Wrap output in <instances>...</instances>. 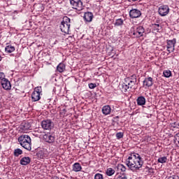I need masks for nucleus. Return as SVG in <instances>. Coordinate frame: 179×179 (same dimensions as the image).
Wrapping results in <instances>:
<instances>
[{
  "label": "nucleus",
  "mask_w": 179,
  "mask_h": 179,
  "mask_svg": "<svg viewBox=\"0 0 179 179\" xmlns=\"http://www.w3.org/2000/svg\"><path fill=\"white\" fill-rule=\"evenodd\" d=\"M126 165L131 171H138L142 169L143 166V161H142V157L139 154L133 152L130 154L128 159H126Z\"/></svg>",
  "instance_id": "1"
},
{
  "label": "nucleus",
  "mask_w": 179,
  "mask_h": 179,
  "mask_svg": "<svg viewBox=\"0 0 179 179\" xmlns=\"http://www.w3.org/2000/svg\"><path fill=\"white\" fill-rule=\"evenodd\" d=\"M18 142L22 148L26 149V150H31V138L30 136L27 134H22L18 138Z\"/></svg>",
  "instance_id": "2"
},
{
  "label": "nucleus",
  "mask_w": 179,
  "mask_h": 179,
  "mask_svg": "<svg viewBox=\"0 0 179 179\" xmlns=\"http://www.w3.org/2000/svg\"><path fill=\"white\" fill-rule=\"evenodd\" d=\"M65 20H63L61 22L60 29L63 33H65V34H69V29L71 28V24H69V22L71 20L68 18V17H66Z\"/></svg>",
  "instance_id": "3"
},
{
  "label": "nucleus",
  "mask_w": 179,
  "mask_h": 179,
  "mask_svg": "<svg viewBox=\"0 0 179 179\" xmlns=\"http://www.w3.org/2000/svg\"><path fill=\"white\" fill-rule=\"evenodd\" d=\"M43 129L51 131L54 128V122L51 120H44L41 124Z\"/></svg>",
  "instance_id": "4"
},
{
  "label": "nucleus",
  "mask_w": 179,
  "mask_h": 179,
  "mask_svg": "<svg viewBox=\"0 0 179 179\" xmlns=\"http://www.w3.org/2000/svg\"><path fill=\"white\" fill-rule=\"evenodd\" d=\"M70 3L73 6V9H76L80 12L83 10V3L80 0H70Z\"/></svg>",
  "instance_id": "5"
},
{
  "label": "nucleus",
  "mask_w": 179,
  "mask_h": 179,
  "mask_svg": "<svg viewBox=\"0 0 179 179\" xmlns=\"http://www.w3.org/2000/svg\"><path fill=\"white\" fill-rule=\"evenodd\" d=\"M176 40L173 38L172 40H167L166 50L169 54L171 52H174L175 45H176Z\"/></svg>",
  "instance_id": "6"
},
{
  "label": "nucleus",
  "mask_w": 179,
  "mask_h": 179,
  "mask_svg": "<svg viewBox=\"0 0 179 179\" xmlns=\"http://www.w3.org/2000/svg\"><path fill=\"white\" fill-rule=\"evenodd\" d=\"M169 12H170L169 6H161L158 10V13L160 16H167V15H169Z\"/></svg>",
  "instance_id": "7"
},
{
  "label": "nucleus",
  "mask_w": 179,
  "mask_h": 179,
  "mask_svg": "<svg viewBox=\"0 0 179 179\" xmlns=\"http://www.w3.org/2000/svg\"><path fill=\"white\" fill-rule=\"evenodd\" d=\"M129 15L131 19H136V17H141L142 13L141 10L136 8H134L130 10Z\"/></svg>",
  "instance_id": "8"
},
{
  "label": "nucleus",
  "mask_w": 179,
  "mask_h": 179,
  "mask_svg": "<svg viewBox=\"0 0 179 179\" xmlns=\"http://www.w3.org/2000/svg\"><path fill=\"white\" fill-rule=\"evenodd\" d=\"M143 33H145V28L142 26H138L136 30L133 31V35L136 36V37H142L143 36Z\"/></svg>",
  "instance_id": "9"
},
{
  "label": "nucleus",
  "mask_w": 179,
  "mask_h": 179,
  "mask_svg": "<svg viewBox=\"0 0 179 179\" xmlns=\"http://www.w3.org/2000/svg\"><path fill=\"white\" fill-rule=\"evenodd\" d=\"M1 86L4 90H10L12 89V85H10V82L8 79H3L1 82Z\"/></svg>",
  "instance_id": "10"
},
{
  "label": "nucleus",
  "mask_w": 179,
  "mask_h": 179,
  "mask_svg": "<svg viewBox=\"0 0 179 179\" xmlns=\"http://www.w3.org/2000/svg\"><path fill=\"white\" fill-rule=\"evenodd\" d=\"M143 86L145 87H152L153 86V78L147 77L144 79L143 82Z\"/></svg>",
  "instance_id": "11"
},
{
  "label": "nucleus",
  "mask_w": 179,
  "mask_h": 179,
  "mask_svg": "<svg viewBox=\"0 0 179 179\" xmlns=\"http://www.w3.org/2000/svg\"><path fill=\"white\" fill-rule=\"evenodd\" d=\"M43 139L48 143H54V141H55V137L51 134H46L43 136Z\"/></svg>",
  "instance_id": "12"
},
{
  "label": "nucleus",
  "mask_w": 179,
  "mask_h": 179,
  "mask_svg": "<svg viewBox=\"0 0 179 179\" xmlns=\"http://www.w3.org/2000/svg\"><path fill=\"white\" fill-rule=\"evenodd\" d=\"M83 19L85 22H87L88 23H90V22L93 20V13L92 12L85 13Z\"/></svg>",
  "instance_id": "13"
},
{
  "label": "nucleus",
  "mask_w": 179,
  "mask_h": 179,
  "mask_svg": "<svg viewBox=\"0 0 179 179\" xmlns=\"http://www.w3.org/2000/svg\"><path fill=\"white\" fill-rule=\"evenodd\" d=\"M30 128H31V124L29 122H23L20 125V129H22V131H29Z\"/></svg>",
  "instance_id": "14"
},
{
  "label": "nucleus",
  "mask_w": 179,
  "mask_h": 179,
  "mask_svg": "<svg viewBox=\"0 0 179 179\" xmlns=\"http://www.w3.org/2000/svg\"><path fill=\"white\" fill-rule=\"evenodd\" d=\"M30 162H31L30 157H24L20 159V163L22 166H27L30 164Z\"/></svg>",
  "instance_id": "15"
},
{
  "label": "nucleus",
  "mask_w": 179,
  "mask_h": 179,
  "mask_svg": "<svg viewBox=\"0 0 179 179\" xmlns=\"http://www.w3.org/2000/svg\"><path fill=\"white\" fill-rule=\"evenodd\" d=\"M102 113L104 115H110L111 113V107L108 105L103 106Z\"/></svg>",
  "instance_id": "16"
},
{
  "label": "nucleus",
  "mask_w": 179,
  "mask_h": 179,
  "mask_svg": "<svg viewBox=\"0 0 179 179\" xmlns=\"http://www.w3.org/2000/svg\"><path fill=\"white\" fill-rule=\"evenodd\" d=\"M40 93L37 91H34L32 94H31V99L32 101H38L41 97L40 96Z\"/></svg>",
  "instance_id": "17"
},
{
  "label": "nucleus",
  "mask_w": 179,
  "mask_h": 179,
  "mask_svg": "<svg viewBox=\"0 0 179 179\" xmlns=\"http://www.w3.org/2000/svg\"><path fill=\"white\" fill-rule=\"evenodd\" d=\"M138 106H145L146 104V99L144 96H138L136 99Z\"/></svg>",
  "instance_id": "18"
},
{
  "label": "nucleus",
  "mask_w": 179,
  "mask_h": 179,
  "mask_svg": "<svg viewBox=\"0 0 179 179\" xmlns=\"http://www.w3.org/2000/svg\"><path fill=\"white\" fill-rule=\"evenodd\" d=\"M65 68H66L65 64L60 63L57 66V71L59 72V73H62V72L65 71Z\"/></svg>",
  "instance_id": "19"
},
{
  "label": "nucleus",
  "mask_w": 179,
  "mask_h": 179,
  "mask_svg": "<svg viewBox=\"0 0 179 179\" xmlns=\"http://www.w3.org/2000/svg\"><path fill=\"white\" fill-rule=\"evenodd\" d=\"M80 170H82V166H80V164L76 162L73 165V171L78 173V171H80Z\"/></svg>",
  "instance_id": "20"
},
{
  "label": "nucleus",
  "mask_w": 179,
  "mask_h": 179,
  "mask_svg": "<svg viewBox=\"0 0 179 179\" xmlns=\"http://www.w3.org/2000/svg\"><path fill=\"white\" fill-rule=\"evenodd\" d=\"M13 51H15V47L13 45H8L5 48V52L8 54L13 52Z\"/></svg>",
  "instance_id": "21"
},
{
  "label": "nucleus",
  "mask_w": 179,
  "mask_h": 179,
  "mask_svg": "<svg viewBox=\"0 0 179 179\" xmlns=\"http://www.w3.org/2000/svg\"><path fill=\"white\" fill-rule=\"evenodd\" d=\"M22 154L23 151L20 148H17L14 150V156H15V157H19V156Z\"/></svg>",
  "instance_id": "22"
},
{
  "label": "nucleus",
  "mask_w": 179,
  "mask_h": 179,
  "mask_svg": "<svg viewBox=\"0 0 179 179\" xmlns=\"http://www.w3.org/2000/svg\"><path fill=\"white\" fill-rule=\"evenodd\" d=\"M115 173V171L113 168H108L106 170V175L108 176H113V174Z\"/></svg>",
  "instance_id": "23"
},
{
  "label": "nucleus",
  "mask_w": 179,
  "mask_h": 179,
  "mask_svg": "<svg viewBox=\"0 0 179 179\" xmlns=\"http://www.w3.org/2000/svg\"><path fill=\"white\" fill-rule=\"evenodd\" d=\"M124 80L125 82H127V85H129L130 89H132V87H134L135 85H136V81H130L127 80Z\"/></svg>",
  "instance_id": "24"
},
{
  "label": "nucleus",
  "mask_w": 179,
  "mask_h": 179,
  "mask_svg": "<svg viewBox=\"0 0 179 179\" xmlns=\"http://www.w3.org/2000/svg\"><path fill=\"white\" fill-rule=\"evenodd\" d=\"M128 89H131V87H129V84H127V81L124 80V83L122 84V90L123 92H127Z\"/></svg>",
  "instance_id": "25"
},
{
  "label": "nucleus",
  "mask_w": 179,
  "mask_h": 179,
  "mask_svg": "<svg viewBox=\"0 0 179 179\" xmlns=\"http://www.w3.org/2000/svg\"><path fill=\"white\" fill-rule=\"evenodd\" d=\"M125 80H130L131 82H137L136 75L134 74L129 78H125Z\"/></svg>",
  "instance_id": "26"
},
{
  "label": "nucleus",
  "mask_w": 179,
  "mask_h": 179,
  "mask_svg": "<svg viewBox=\"0 0 179 179\" xmlns=\"http://www.w3.org/2000/svg\"><path fill=\"white\" fill-rule=\"evenodd\" d=\"M124 24V20L121 18L116 20L115 26H122Z\"/></svg>",
  "instance_id": "27"
},
{
  "label": "nucleus",
  "mask_w": 179,
  "mask_h": 179,
  "mask_svg": "<svg viewBox=\"0 0 179 179\" xmlns=\"http://www.w3.org/2000/svg\"><path fill=\"white\" fill-rule=\"evenodd\" d=\"M158 163H166L167 162V157H161L157 160Z\"/></svg>",
  "instance_id": "28"
},
{
  "label": "nucleus",
  "mask_w": 179,
  "mask_h": 179,
  "mask_svg": "<svg viewBox=\"0 0 179 179\" xmlns=\"http://www.w3.org/2000/svg\"><path fill=\"white\" fill-rule=\"evenodd\" d=\"M163 74L165 78H170L171 76V71L170 70H166L164 71Z\"/></svg>",
  "instance_id": "29"
},
{
  "label": "nucleus",
  "mask_w": 179,
  "mask_h": 179,
  "mask_svg": "<svg viewBox=\"0 0 179 179\" xmlns=\"http://www.w3.org/2000/svg\"><path fill=\"white\" fill-rule=\"evenodd\" d=\"M117 170H121V171H122L124 173L126 171L127 168L125 167V166H124L122 164H118Z\"/></svg>",
  "instance_id": "30"
},
{
  "label": "nucleus",
  "mask_w": 179,
  "mask_h": 179,
  "mask_svg": "<svg viewBox=\"0 0 179 179\" xmlns=\"http://www.w3.org/2000/svg\"><path fill=\"white\" fill-rule=\"evenodd\" d=\"M116 138H117V139H121L122 138H124V133H122V132L117 133Z\"/></svg>",
  "instance_id": "31"
},
{
  "label": "nucleus",
  "mask_w": 179,
  "mask_h": 179,
  "mask_svg": "<svg viewBox=\"0 0 179 179\" xmlns=\"http://www.w3.org/2000/svg\"><path fill=\"white\" fill-rule=\"evenodd\" d=\"M94 179H103V175L101 173H96L94 176Z\"/></svg>",
  "instance_id": "32"
},
{
  "label": "nucleus",
  "mask_w": 179,
  "mask_h": 179,
  "mask_svg": "<svg viewBox=\"0 0 179 179\" xmlns=\"http://www.w3.org/2000/svg\"><path fill=\"white\" fill-rule=\"evenodd\" d=\"M147 170H148V172L150 173V174H155V169H153V168H149L148 166H146Z\"/></svg>",
  "instance_id": "33"
},
{
  "label": "nucleus",
  "mask_w": 179,
  "mask_h": 179,
  "mask_svg": "<svg viewBox=\"0 0 179 179\" xmlns=\"http://www.w3.org/2000/svg\"><path fill=\"white\" fill-rule=\"evenodd\" d=\"M174 142H178L179 145V133L176 134L174 136Z\"/></svg>",
  "instance_id": "34"
},
{
  "label": "nucleus",
  "mask_w": 179,
  "mask_h": 179,
  "mask_svg": "<svg viewBox=\"0 0 179 179\" xmlns=\"http://www.w3.org/2000/svg\"><path fill=\"white\" fill-rule=\"evenodd\" d=\"M97 85H96V83H90L89 84V87L90 89H94L95 87H96Z\"/></svg>",
  "instance_id": "35"
},
{
  "label": "nucleus",
  "mask_w": 179,
  "mask_h": 179,
  "mask_svg": "<svg viewBox=\"0 0 179 179\" xmlns=\"http://www.w3.org/2000/svg\"><path fill=\"white\" fill-rule=\"evenodd\" d=\"M166 179H179V176L174 175L166 178Z\"/></svg>",
  "instance_id": "36"
},
{
  "label": "nucleus",
  "mask_w": 179,
  "mask_h": 179,
  "mask_svg": "<svg viewBox=\"0 0 179 179\" xmlns=\"http://www.w3.org/2000/svg\"><path fill=\"white\" fill-rule=\"evenodd\" d=\"M3 79H6L5 78V74L2 72H0V80H3Z\"/></svg>",
  "instance_id": "37"
},
{
  "label": "nucleus",
  "mask_w": 179,
  "mask_h": 179,
  "mask_svg": "<svg viewBox=\"0 0 179 179\" xmlns=\"http://www.w3.org/2000/svg\"><path fill=\"white\" fill-rule=\"evenodd\" d=\"M34 92H38L40 94H41V87L35 88Z\"/></svg>",
  "instance_id": "38"
},
{
  "label": "nucleus",
  "mask_w": 179,
  "mask_h": 179,
  "mask_svg": "<svg viewBox=\"0 0 179 179\" xmlns=\"http://www.w3.org/2000/svg\"><path fill=\"white\" fill-rule=\"evenodd\" d=\"M179 122H174L173 123V128H178Z\"/></svg>",
  "instance_id": "39"
},
{
  "label": "nucleus",
  "mask_w": 179,
  "mask_h": 179,
  "mask_svg": "<svg viewBox=\"0 0 179 179\" xmlns=\"http://www.w3.org/2000/svg\"><path fill=\"white\" fill-rule=\"evenodd\" d=\"M119 179H128V178H127V176H120Z\"/></svg>",
  "instance_id": "40"
},
{
  "label": "nucleus",
  "mask_w": 179,
  "mask_h": 179,
  "mask_svg": "<svg viewBox=\"0 0 179 179\" xmlns=\"http://www.w3.org/2000/svg\"><path fill=\"white\" fill-rule=\"evenodd\" d=\"M40 8H41L42 10H44V6L42 4L39 5Z\"/></svg>",
  "instance_id": "41"
},
{
  "label": "nucleus",
  "mask_w": 179,
  "mask_h": 179,
  "mask_svg": "<svg viewBox=\"0 0 179 179\" xmlns=\"http://www.w3.org/2000/svg\"><path fill=\"white\" fill-rule=\"evenodd\" d=\"M155 26H157V27H160V24H155Z\"/></svg>",
  "instance_id": "42"
},
{
  "label": "nucleus",
  "mask_w": 179,
  "mask_h": 179,
  "mask_svg": "<svg viewBox=\"0 0 179 179\" xmlns=\"http://www.w3.org/2000/svg\"><path fill=\"white\" fill-rule=\"evenodd\" d=\"M1 60H2V57L0 56V61H1Z\"/></svg>",
  "instance_id": "43"
},
{
  "label": "nucleus",
  "mask_w": 179,
  "mask_h": 179,
  "mask_svg": "<svg viewBox=\"0 0 179 179\" xmlns=\"http://www.w3.org/2000/svg\"><path fill=\"white\" fill-rule=\"evenodd\" d=\"M134 2H135V1H138V0H132Z\"/></svg>",
  "instance_id": "44"
},
{
  "label": "nucleus",
  "mask_w": 179,
  "mask_h": 179,
  "mask_svg": "<svg viewBox=\"0 0 179 179\" xmlns=\"http://www.w3.org/2000/svg\"><path fill=\"white\" fill-rule=\"evenodd\" d=\"M1 149H2V146H1V145H0V150H1Z\"/></svg>",
  "instance_id": "45"
},
{
  "label": "nucleus",
  "mask_w": 179,
  "mask_h": 179,
  "mask_svg": "<svg viewBox=\"0 0 179 179\" xmlns=\"http://www.w3.org/2000/svg\"><path fill=\"white\" fill-rule=\"evenodd\" d=\"M63 111H66V110L65 109H64Z\"/></svg>",
  "instance_id": "46"
},
{
  "label": "nucleus",
  "mask_w": 179,
  "mask_h": 179,
  "mask_svg": "<svg viewBox=\"0 0 179 179\" xmlns=\"http://www.w3.org/2000/svg\"><path fill=\"white\" fill-rule=\"evenodd\" d=\"M0 179H1V178H0Z\"/></svg>",
  "instance_id": "47"
}]
</instances>
